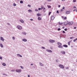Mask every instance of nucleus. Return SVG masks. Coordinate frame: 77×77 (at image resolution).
<instances>
[{
    "label": "nucleus",
    "mask_w": 77,
    "mask_h": 77,
    "mask_svg": "<svg viewBox=\"0 0 77 77\" xmlns=\"http://www.w3.org/2000/svg\"><path fill=\"white\" fill-rule=\"evenodd\" d=\"M16 72H21V70L20 69H16Z\"/></svg>",
    "instance_id": "1"
},
{
    "label": "nucleus",
    "mask_w": 77,
    "mask_h": 77,
    "mask_svg": "<svg viewBox=\"0 0 77 77\" xmlns=\"http://www.w3.org/2000/svg\"><path fill=\"white\" fill-rule=\"evenodd\" d=\"M59 66L60 68H62V69L64 68V66H63V65L60 64L59 65Z\"/></svg>",
    "instance_id": "2"
},
{
    "label": "nucleus",
    "mask_w": 77,
    "mask_h": 77,
    "mask_svg": "<svg viewBox=\"0 0 77 77\" xmlns=\"http://www.w3.org/2000/svg\"><path fill=\"white\" fill-rule=\"evenodd\" d=\"M17 27L19 30H21L22 29V27L18 26H17Z\"/></svg>",
    "instance_id": "3"
},
{
    "label": "nucleus",
    "mask_w": 77,
    "mask_h": 77,
    "mask_svg": "<svg viewBox=\"0 0 77 77\" xmlns=\"http://www.w3.org/2000/svg\"><path fill=\"white\" fill-rule=\"evenodd\" d=\"M0 39L2 41V42H4L5 41V39H4V38L2 37H0Z\"/></svg>",
    "instance_id": "4"
},
{
    "label": "nucleus",
    "mask_w": 77,
    "mask_h": 77,
    "mask_svg": "<svg viewBox=\"0 0 77 77\" xmlns=\"http://www.w3.org/2000/svg\"><path fill=\"white\" fill-rule=\"evenodd\" d=\"M49 42H51V43H53V42H54L55 41L54 40H50L49 41Z\"/></svg>",
    "instance_id": "5"
},
{
    "label": "nucleus",
    "mask_w": 77,
    "mask_h": 77,
    "mask_svg": "<svg viewBox=\"0 0 77 77\" xmlns=\"http://www.w3.org/2000/svg\"><path fill=\"white\" fill-rule=\"evenodd\" d=\"M54 18H55L54 16H51V20L53 21V20L54 19Z\"/></svg>",
    "instance_id": "6"
},
{
    "label": "nucleus",
    "mask_w": 77,
    "mask_h": 77,
    "mask_svg": "<svg viewBox=\"0 0 77 77\" xmlns=\"http://www.w3.org/2000/svg\"><path fill=\"white\" fill-rule=\"evenodd\" d=\"M39 65H40L41 66H44V64H42V63H41V62L39 63Z\"/></svg>",
    "instance_id": "7"
},
{
    "label": "nucleus",
    "mask_w": 77,
    "mask_h": 77,
    "mask_svg": "<svg viewBox=\"0 0 77 77\" xmlns=\"http://www.w3.org/2000/svg\"><path fill=\"white\" fill-rule=\"evenodd\" d=\"M22 41H23V42H27V40L26 38L22 39Z\"/></svg>",
    "instance_id": "8"
},
{
    "label": "nucleus",
    "mask_w": 77,
    "mask_h": 77,
    "mask_svg": "<svg viewBox=\"0 0 77 77\" xmlns=\"http://www.w3.org/2000/svg\"><path fill=\"white\" fill-rule=\"evenodd\" d=\"M68 24L69 25H71L73 24V22L72 21L69 22Z\"/></svg>",
    "instance_id": "9"
},
{
    "label": "nucleus",
    "mask_w": 77,
    "mask_h": 77,
    "mask_svg": "<svg viewBox=\"0 0 77 77\" xmlns=\"http://www.w3.org/2000/svg\"><path fill=\"white\" fill-rule=\"evenodd\" d=\"M47 51L48 52H50V53H52V51L51 50H48V49H46Z\"/></svg>",
    "instance_id": "10"
},
{
    "label": "nucleus",
    "mask_w": 77,
    "mask_h": 77,
    "mask_svg": "<svg viewBox=\"0 0 77 77\" xmlns=\"http://www.w3.org/2000/svg\"><path fill=\"white\" fill-rule=\"evenodd\" d=\"M17 56H18V57H22V55H20L19 54H17Z\"/></svg>",
    "instance_id": "11"
},
{
    "label": "nucleus",
    "mask_w": 77,
    "mask_h": 77,
    "mask_svg": "<svg viewBox=\"0 0 77 77\" xmlns=\"http://www.w3.org/2000/svg\"><path fill=\"white\" fill-rule=\"evenodd\" d=\"M0 47H1V48H3V44L2 43H0Z\"/></svg>",
    "instance_id": "12"
},
{
    "label": "nucleus",
    "mask_w": 77,
    "mask_h": 77,
    "mask_svg": "<svg viewBox=\"0 0 77 77\" xmlns=\"http://www.w3.org/2000/svg\"><path fill=\"white\" fill-rule=\"evenodd\" d=\"M19 21H20V22H21L22 23H23L24 22V21L22 19L20 20Z\"/></svg>",
    "instance_id": "13"
},
{
    "label": "nucleus",
    "mask_w": 77,
    "mask_h": 77,
    "mask_svg": "<svg viewBox=\"0 0 77 77\" xmlns=\"http://www.w3.org/2000/svg\"><path fill=\"white\" fill-rule=\"evenodd\" d=\"M60 53L61 54H65V52L64 51H61Z\"/></svg>",
    "instance_id": "14"
},
{
    "label": "nucleus",
    "mask_w": 77,
    "mask_h": 77,
    "mask_svg": "<svg viewBox=\"0 0 77 77\" xmlns=\"http://www.w3.org/2000/svg\"><path fill=\"white\" fill-rule=\"evenodd\" d=\"M58 48H63V46L61 45H59Z\"/></svg>",
    "instance_id": "15"
},
{
    "label": "nucleus",
    "mask_w": 77,
    "mask_h": 77,
    "mask_svg": "<svg viewBox=\"0 0 77 77\" xmlns=\"http://www.w3.org/2000/svg\"><path fill=\"white\" fill-rule=\"evenodd\" d=\"M66 14H70V11H66Z\"/></svg>",
    "instance_id": "16"
},
{
    "label": "nucleus",
    "mask_w": 77,
    "mask_h": 77,
    "mask_svg": "<svg viewBox=\"0 0 77 77\" xmlns=\"http://www.w3.org/2000/svg\"><path fill=\"white\" fill-rule=\"evenodd\" d=\"M57 44L58 45H62V43H60L59 42H57Z\"/></svg>",
    "instance_id": "17"
},
{
    "label": "nucleus",
    "mask_w": 77,
    "mask_h": 77,
    "mask_svg": "<svg viewBox=\"0 0 77 77\" xmlns=\"http://www.w3.org/2000/svg\"><path fill=\"white\" fill-rule=\"evenodd\" d=\"M67 24H68V23H67V22H65L64 23V25L65 26H66V25H67Z\"/></svg>",
    "instance_id": "18"
},
{
    "label": "nucleus",
    "mask_w": 77,
    "mask_h": 77,
    "mask_svg": "<svg viewBox=\"0 0 77 77\" xmlns=\"http://www.w3.org/2000/svg\"><path fill=\"white\" fill-rule=\"evenodd\" d=\"M63 47H68V45H63Z\"/></svg>",
    "instance_id": "19"
},
{
    "label": "nucleus",
    "mask_w": 77,
    "mask_h": 77,
    "mask_svg": "<svg viewBox=\"0 0 77 77\" xmlns=\"http://www.w3.org/2000/svg\"><path fill=\"white\" fill-rule=\"evenodd\" d=\"M37 16H41V15H41V14H37Z\"/></svg>",
    "instance_id": "20"
},
{
    "label": "nucleus",
    "mask_w": 77,
    "mask_h": 77,
    "mask_svg": "<svg viewBox=\"0 0 77 77\" xmlns=\"http://www.w3.org/2000/svg\"><path fill=\"white\" fill-rule=\"evenodd\" d=\"M22 34L23 35H26V32H22Z\"/></svg>",
    "instance_id": "21"
},
{
    "label": "nucleus",
    "mask_w": 77,
    "mask_h": 77,
    "mask_svg": "<svg viewBox=\"0 0 77 77\" xmlns=\"http://www.w3.org/2000/svg\"><path fill=\"white\" fill-rule=\"evenodd\" d=\"M71 41H69L68 42L69 45H70V43H71Z\"/></svg>",
    "instance_id": "22"
},
{
    "label": "nucleus",
    "mask_w": 77,
    "mask_h": 77,
    "mask_svg": "<svg viewBox=\"0 0 77 77\" xmlns=\"http://www.w3.org/2000/svg\"><path fill=\"white\" fill-rule=\"evenodd\" d=\"M63 24V23H60V22H59L58 23V24L59 25H62V24Z\"/></svg>",
    "instance_id": "23"
},
{
    "label": "nucleus",
    "mask_w": 77,
    "mask_h": 77,
    "mask_svg": "<svg viewBox=\"0 0 77 77\" xmlns=\"http://www.w3.org/2000/svg\"><path fill=\"white\" fill-rule=\"evenodd\" d=\"M28 11L29 12H32V11L31 10H29Z\"/></svg>",
    "instance_id": "24"
},
{
    "label": "nucleus",
    "mask_w": 77,
    "mask_h": 77,
    "mask_svg": "<svg viewBox=\"0 0 77 77\" xmlns=\"http://www.w3.org/2000/svg\"><path fill=\"white\" fill-rule=\"evenodd\" d=\"M47 7H48V8H51V6L50 5H48Z\"/></svg>",
    "instance_id": "25"
},
{
    "label": "nucleus",
    "mask_w": 77,
    "mask_h": 77,
    "mask_svg": "<svg viewBox=\"0 0 77 77\" xmlns=\"http://www.w3.org/2000/svg\"><path fill=\"white\" fill-rule=\"evenodd\" d=\"M2 65H3V66H6V63H3L2 64Z\"/></svg>",
    "instance_id": "26"
},
{
    "label": "nucleus",
    "mask_w": 77,
    "mask_h": 77,
    "mask_svg": "<svg viewBox=\"0 0 77 77\" xmlns=\"http://www.w3.org/2000/svg\"><path fill=\"white\" fill-rule=\"evenodd\" d=\"M38 20H41V18L39 17H38Z\"/></svg>",
    "instance_id": "27"
},
{
    "label": "nucleus",
    "mask_w": 77,
    "mask_h": 77,
    "mask_svg": "<svg viewBox=\"0 0 77 77\" xmlns=\"http://www.w3.org/2000/svg\"><path fill=\"white\" fill-rule=\"evenodd\" d=\"M75 11V12H77V9H75L73 10L74 12Z\"/></svg>",
    "instance_id": "28"
},
{
    "label": "nucleus",
    "mask_w": 77,
    "mask_h": 77,
    "mask_svg": "<svg viewBox=\"0 0 77 77\" xmlns=\"http://www.w3.org/2000/svg\"><path fill=\"white\" fill-rule=\"evenodd\" d=\"M20 3H23V1H20Z\"/></svg>",
    "instance_id": "29"
},
{
    "label": "nucleus",
    "mask_w": 77,
    "mask_h": 77,
    "mask_svg": "<svg viewBox=\"0 0 77 77\" xmlns=\"http://www.w3.org/2000/svg\"><path fill=\"white\" fill-rule=\"evenodd\" d=\"M20 67H21V69H24V67H23L22 66H20Z\"/></svg>",
    "instance_id": "30"
},
{
    "label": "nucleus",
    "mask_w": 77,
    "mask_h": 77,
    "mask_svg": "<svg viewBox=\"0 0 77 77\" xmlns=\"http://www.w3.org/2000/svg\"><path fill=\"white\" fill-rule=\"evenodd\" d=\"M41 10H42V9L44 8V6H41Z\"/></svg>",
    "instance_id": "31"
},
{
    "label": "nucleus",
    "mask_w": 77,
    "mask_h": 77,
    "mask_svg": "<svg viewBox=\"0 0 77 77\" xmlns=\"http://www.w3.org/2000/svg\"><path fill=\"white\" fill-rule=\"evenodd\" d=\"M13 5H14V6H16V4H15V3H14L13 4Z\"/></svg>",
    "instance_id": "32"
},
{
    "label": "nucleus",
    "mask_w": 77,
    "mask_h": 77,
    "mask_svg": "<svg viewBox=\"0 0 77 77\" xmlns=\"http://www.w3.org/2000/svg\"><path fill=\"white\" fill-rule=\"evenodd\" d=\"M51 14V12H49V14H48V15H50V14Z\"/></svg>",
    "instance_id": "33"
},
{
    "label": "nucleus",
    "mask_w": 77,
    "mask_h": 77,
    "mask_svg": "<svg viewBox=\"0 0 77 77\" xmlns=\"http://www.w3.org/2000/svg\"><path fill=\"white\" fill-rule=\"evenodd\" d=\"M28 7H29L30 8V7H31V5H28Z\"/></svg>",
    "instance_id": "34"
},
{
    "label": "nucleus",
    "mask_w": 77,
    "mask_h": 77,
    "mask_svg": "<svg viewBox=\"0 0 77 77\" xmlns=\"http://www.w3.org/2000/svg\"><path fill=\"white\" fill-rule=\"evenodd\" d=\"M61 30V29L60 28H59L58 29V31H59V30Z\"/></svg>",
    "instance_id": "35"
},
{
    "label": "nucleus",
    "mask_w": 77,
    "mask_h": 77,
    "mask_svg": "<svg viewBox=\"0 0 77 77\" xmlns=\"http://www.w3.org/2000/svg\"><path fill=\"white\" fill-rule=\"evenodd\" d=\"M12 38L13 39V40H14V39H15V37H13Z\"/></svg>",
    "instance_id": "36"
},
{
    "label": "nucleus",
    "mask_w": 77,
    "mask_h": 77,
    "mask_svg": "<svg viewBox=\"0 0 77 77\" xmlns=\"http://www.w3.org/2000/svg\"><path fill=\"white\" fill-rule=\"evenodd\" d=\"M65 31H67V28H66L64 29Z\"/></svg>",
    "instance_id": "37"
},
{
    "label": "nucleus",
    "mask_w": 77,
    "mask_h": 77,
    "mask_svg": "<svg viewBox=\"0 0 77 77\" xmlns=\"http://www.w3.org/2000/svg\"><path fill=\"white\" fill-rule=\"evenodd\" d=\"M35 11H36V12H38V10L37 9H36L35 10Z\"/></svg>",
    "instance_id": "38"
},
{
    "label": "nucleus",
    "mask_w": 77,
    "mask_h": 77,
    "mask_svg": "<svg viewBox=\"0 0 77 77\" xmlns=\"http://www.w3.org/2000/svg\"><path fill=\"white\" fill-rule=\"evenodd\" d=\"M76 2V0H73V2Z\"/></svg>",
    "instance_id": "39"
},
{
    "label": "nucleus",
    "mask_w": 77,
    "mask_h": 77,
    "mask_svg": "<svg viewBox=\"0 0 77 77\" xmlns=\"http://www.w3.org/2000/svg\"><path fill=\"white\" fill-rule=\"evenodd\" d=\"M38 10H39V11H40V10H41V8H38Z\"/></svg>",
    "instance_id": "40"
},
{
    "label": "nucleus",
    "mask_w": 77,
    "mask_h": 77,
    "mask_svg": "<svg viewBox=\"0 0 77 77\" xmlns=\"http://www.w3.org/2000/svg\"><path fill=\"white\" fill-rule=\"evenodd\" d=\"M76 39H74V40H73V42H75V41H76Z\"/></svg>",
    "instance_id": "41"
},
{
    "label": "nucleus",
    "mask_w": 77,
    "mask_h": 77,
    "mask_svg": "<svg viewBox=\"0 0 77 77\" xmlns=\"http://www.w3.org/2000/svg\"><path fill=\"white\" fill-rule=\"evenodd\" d=\"M42 48L43 49H45V48L43 47H42Z\"/></svg>",
    "instance_id": "42"
},
{
    "label": "nucleus",
    "mask_w": 77,
    "mask_h": 77,
    "mask_svg": "<svg viewBox=\"0 0 77 77\" xmlns=\"http://www.w3.org/2000/svg\"><path fill=\"white\" fill-rule=\"evenodd\" d=\"M56 62H58L59 60H56Z\"/></svg>",
    "instance_id": "43"
},
{
    "label": "nucleus",
    "mask_w": 77,
    "mask_h": 77,
    "mask_svg": "<svg viewBox=\"0 0 77 77\" xmlns=\"http://www.w3.org/2000/svg\"><path fill=\"white\" fill-rule=\"evenodd\" d=\"M73 38H74V37H71L70 38V39H73Z\"/></svg>",
    "instance_id": "44"
},
{
    "label": "nucleus",
    "mask_w": 77,
    "mask_h": 77,
    "mask_svg": "<svg viewBox=\"0 0 77 77\" xmlns=\"http://www.w3.org/2000/svg\"><path fill=\"white\" fill-rule=\"evenodd\" d=\"M11 71H12V72H14V71H15V70H11Z\"/></svg>",
    "instance_id": "45"
},
{
    "label": "nucleus",
    "mask_w": 77,
    "mask_h": 77,
    "mask_svg": "<svg viewBox=\"0 0 77 77\" xmlns=\"http://www.w3.org/2000/svg\"><path fill=\"white\" fill-rule=\"evenodd\" d=\"M2 57H1L0 56V59H1V60H2Z\"/></svg>",
    "instance_id": "46"
},
{
    "label": "nucleus",
    "mask_w": 77,
    "mask_h": 77,
    "mask_svg": "<svg viewBox=\"0 0 77 77\" xmlns=\"http://www.w3.org/2000/svg\"><path fill=\"white\" fill-rule=\"evenodd\" d=\"M65 68H66V69H69V67H66Z\"/></svg>",
    "instance_id": "47"
},
{
    "label": "nucleus",
    "mask_w": 77,
    "mask_h": 77,
    "mask_svg": "<svg viewBox=\"0 0 77 77\" xmlns=\"http://www.w3.org/2000/svg\"><path fill=\"white\" fill-rule=\"evenodd\" d=\"M63 33H65V31H63Z\"/></svg>",
    "instance_id": "48"
},
{
    "label": "nucleus",
    "mask_w": 77,
    "mask_h": 77,
    "mask_svg": "<svg viewBox=\"0 0 77 77\" xmlns=\"http://www.w3.org/2000/svg\"><path fill=\"white\" fill-rule=\"evenodd\" d=\"M65 7H63V9H65Z\"/></svg>",
    "instance_id": "49"
},
{
    "label": "nucleus",
    "mask_w": 77,
    "mask_h": 77,
    "mask_svg": "<svg viewBox=\"0 0 77 77\" xmlns=\"http://www.w3.org/2000/svg\"><path fill=\"white\" fill-rule=\"evenodd\" d=\"M64 20H66V17H65L64 18Z\"/></svg>",
    "instance_id": "50"
},
{
    "label": "nucleus",
    "mask_w": 77,
    "mask_h": 77,
    "mask_svg": "<svg viewBox=\"0 0 77 77\" xmlns=\"http://www.w3.org/2000/svg\"><path fill=\"white\" fill-rule=\"evenodd\" d=\"M57 13L59 14V11H57Z\"/></svg>",
    "instance_id": "51"
},
{
    "label": "nucleus",
    "mask_w": 77,
    "mask_h": 77,
    "mask_svg": "<svg viewBox=\"0 0 77 77\" xmlns=\"http://www.w3.org/2000/svg\"><path fill=\"white\" fill-rule=\"evenodd\" d=\"M60 5H58V8H60Z\"/></svg>",
    "instance_id": "52"
},
{
    "label": "nucleus",
    "mask_w": 77,
    "mask_h": 77,
    "mask_svg": "<svg viewBox=\"0 0 77 77\" xmlns=\"http://www.w3.org/2000/svg\"><path fill=\"white\" fill-rule=\"evenodd\" d=\"M30 20H31V21H33V19H30Z\"/></svg>",
    "instance_id": "53"
},
{
    "label": "nucleus",
    "mask_w": 77,
    "mask_h": 77,
    "mask_svg": "<svg viewBox=\"0 0 77 77\" xmlns=\"http://www.w3.org/2000/svg\"><path fill=\"white\" fill-rule=\"evenodd\" d=\"M3 75H6V74H3Z\"/></svg>",
    "instance_id": "54"
},
{
    "label": "nucleus",
    "mask_w": 77,
    "mask_h": 77,
    "mask_svg": "<svg viewBox=\"0 0 77 77\" xmlns=\"http://www.w3.org/2000/svg\"><path fill=\"white\" fill-rule=\"evenodd\" d=\"M63 11V9H62L60 11L61 12H62V11Z\"/></svg>",
    "instance_id": "55"
},
{
    "label": "nucleus",
    "mask_w": 77,
    "mask_h": 77,
    "mask_svg": "<svg viewBox=\"0 0 77 77\" xmlns=\"http://www.w3.org/2000/svg\"><path fill=\"white\" fill-rule=\"evenodd\" d=\"M45 8H43V10H44V11L45 10Z\"/></svg>",
    "instance_id": "56"
},
{
    "label": "nucleus",
    "mask_w": 77,
    "mask_h": 77,
    "mask_svg": "<svg viewBox=\"0 0 77 77\" xmlns=\"http://www.w3.org/2000/svg\"><path fill=\"white\" fill-rule=\"evenodd\" d=\"M47 1H48V2H50L51 0H47Z\"/></svg>",
    "instance_id": "57"
},
{
    "label": "nucleus",
    "mask_w": 77,
    "mask_h": 77,
    "mask_svg": "<svg viewBox=\"0 0 77 77\" xmlns=\"http://www.w3.org/2000/svg\"><path fill=\"white\" fill-rule=\"evenodd\" d=\"M73 8H76V7H75V6H74V7H73Z\"/></svg>",
    "instance_id": "58"
},
{
    "label": "nucleus",
    "mask_w": 77,
    "mask_h": 77,
    "mask_svg": "<svg viewBox=\"0 0 77 77\" xmlns=\"http://www.w3.org/2000/svg\"><path fill=\"white\" fill-rule=\"evenodd\" d=\"M7 24H8V25H10V24L9 23H7Z\"/></svg>",
    "instance_id": "59"
},
{
    "label": "nucleus",
    "mask_w": 77,
    "mask_h": 77,
    "mask_svg": "<svg viewBox=\"0 0 77 77\" xmlns=\"http://www.w3.org/2000/svg\"><path fill=\"white\" fill-rule=\"evenodd\" d=\"M28 77H30V75H28Z\"/></svg>",
    "instance_id": "60"
},
{
    "label": "nucleus",
    "mask_w": 77,
    "mask_h": 77,
    "mask_svg": "<svg viewBox=\"0 0 77 77\" xmlns=\"http://www.w3.org/2000/svg\"><path fill=\"white\" fill-rule=\"evenodd\" d=\"M62 1H65V0H61Z\"/></svg>",
    "instance_id": "61"
},
{
    "label": "nucleus",
    "mask_w": 77,
    "mask_h": 77,
    "mask_svg": "<svg viewBox=\"0 0 77 77\" xmlns=\"http://www.w3.org/2000/svg\"><path fill=\"white\" fill-rule=\"evenodd\" d=\"M65 28V27H62V29H64Z\"/></svg>",
    "instance_id": "62"
},
{
    "label": "nucleus",
    "mask_w": 77,
    "mask_h": 77,
    "mask_svg": "<svg viewBox=\"0 0 77 77\" xmlns=\"http://www.w3.org/2000/svg\"><path fill=\"white\" fill-rule=\"evenodd\" d=\"M31 65H32V66L33 65V64H31Z\"/></svg>",
    "instance_id": "63"
},
{
    "label": "nucleus",
    "mask_w": 77,
    "mask_h": 77,
    "mask_svg": "<svg viewBox=\"0 0 77 77\" xmlns=\"http://www.w3.org/2000/svg\"><path fill=\"white\" fill-rule=\"evenodd\" d=\"M74 29H76V27H74Z\"/></svg>",
    "instance_id": "64"
}]
</instances>
